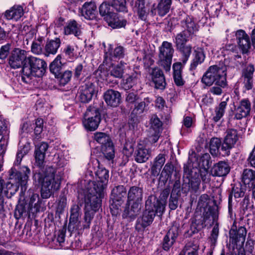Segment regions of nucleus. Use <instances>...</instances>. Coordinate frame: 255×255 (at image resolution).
Segmentation results:
<instances>
[{"label": "nucleus", "instance_id": "obj_1", "mask_svg": "<svg viewBox=\"0 0 255 255\" xmlns=\"http://www.w3.org/2000/svg\"><path fill=\"white\" fill-rule=\"evenodd\" d=\"M63 173L61 169L52 166H47L44 170L33 175L35 185L41 186V196L43 199L49 198L59 189Z\"/></svg>", "mask_w": 255, "mask_h": 255}, {"label": "nucleus", "instance_id": "obj_2", "mask_svg": "<svg viewBox=\"0 0 255 255\" xmlns=\"http://www.w3.org/2000/svg\"><path fill=\"white\" fill-rule=\"evenodd\" d=\"M9 173L10 180L4 183V193L6 196H9L10 197L18 191L19 185L21 186L22 191L26 190V185L30 170L28 167L23 166L19 172L12 168Z\"/></svg>", "mask_w": 255, "mask_h": 255}, {"label": "nucleus", "instance_id": "obj_3", "mask_svg": "<svg viewBox=\"0 0 255 255\" xmlns=\"http://www.w3.org/2000/svg\"><path fill=\"white\" fill-rule=\"evenodd\" d=\"M47 64L43 59L34 56L28 57L22 66V81L29 83L33 77L43 76Z\"/></svg>", "mask_w": 255, "mask_h": 255}, {"label": "nucleus", "instance_id": "obj_4", "mask_svg": "<svg viewBox=\"0 0 255 255\" xmlns=\"http://www.w3.org/2000/svg\"><path fill=\"white\" fill-rule=\"evenodd\" d=\"M184 16L180 21V25L184 30L177 33L173 39L176 47L186 45L188 41L196 36V33L199 30V26L194 18L186 14Z\"/></svg>", "mask_w": 255, "mask_h": 255}, {"label": "nucleus", "instance_id": "obj_5", "mask_svg": "<svg viewBox=\"0 0 255 255\" xmlns=\"http://www.w3.org/2000/svg\"><path fill=\"white\" fill-rule=\"evenodd\" d=\"M226 70L227 68L223 63L211 66L203 75L201 81L207 86L215 83L217 86L226 87Z\"/></svg>", "mask_w": 255, "mask_h": 255}, {"label": "nucleus", "instance_id": "obj_6", "mask_svg": "<svg viewBox=\"0 0 255 255\" xmlns=\"http://www.w3.org/2000/svg\"><path fill=\"white\" fill-rule=\"evenodd\" d=\"M96 174L99 180L97 182L90 181L84 191V194L96 196L101 199L104 196V190L108 182L109 171L105 168L99 167Z\"/></svg>", "mask_w": 255, "mask_h": 255}, {"label": "nucleus", "instance_id": "obj_7", "mask_svg": "<svg viewBox=\"0 0 255 255\" xmlns=\"http://www.w3.org/2000/svg\"><path fill=\"white\" fill-rule=\"evenodd\" d=\"M85 212L83 222V229L90 228L95 213L97 212L101 204V199L96 196H90L84 194Z\"/></svg>", "mask_w": 255, "mask_h": 255}, {"label": "nucleus", "instance_id": "obj_8", "mask_svg": "<svg viewBox=\"0 0 255 255\" xmlns=\"http://www.w3.org/2000/svg\"><path fill=\"white\" fill-rule=\"evenodd\" d=\"M174 52V49L172 43L168 41H163L159 47L157 64L166 72L170 70Z\"/></svg>", "mask_w": 255, "mask_h": 255}, {"label": "nucleus", "instance_id": "obj_9", "mask_svg": "<svg viewBox=\"0 0 255 255\" xmlns=\"http://www.w3.org/2000/svg\"><path fill=\"white\" fill-rule=\"evenodd\" d=\"M155 200V197L150 196L145 202V210L143 213L141 218L137 221L136 229L140 230L141 228H145L149 226L153 222L155 214V205L152 201Z\"/></svg>", "mask_w": 255, "mask_h": 255}, {"label": "nucleus", "instance_id": "obj_10", "mask_svg": "<svg viewBox=\"0 0 255 255\" xmlns=\"http://www.w3.org/2000/svg\"><path fill=\"white\" fill-rule=\"evenodd\" d=\"M183 180L182 190L184 193H187L189 191L194 193L197 192L200 185V179L198 177H193L190 169L187 166L184 167Z\"/></svg>", "mask_w": 255, "mask_h": 255}, {"label": "nucleus", "instance_id": "obj_11", "mask_svg": "<svg viewBox=\"0 0 255 255\" xmlns=\"http://www.w3.org/2000/svg\"><path fill=\"white\" fill-rule=\"evenodd\" d=\"M247 231L244 226H237L234 222L229 231L230 242L233 245L242 246L246 240Z\"/></svg>", "mask_w": 255, "mask_h": 255}, {"label": "nucleus", "instance_id": "obj_12", "mask_svg": "<svg viewBox=\"0 0 255 255\" xmlns=\"http://www.w3.org/2000/svg\"><path fill=\"white\" fill-rule=\"evenodd\" d=\"M238 139L237 130L231 128L226 130V135L221 148V150L223 152L222 155L228 156L230 155V150L234 146Z\"/></svg>", "mask_w": 255, "mask_h": 255}, {"label": "nucleus", "instance_id": "obj_13", "mask_svg": "<svg viewBox=\"0 0 255 255\" xmlns=\"http://www.w3.org/2000/svg\"><path fill=\"white\" fill-rule=\"evenodd\" d=\"M26 51L19 48H15L11 52L8 58V64L13 69L20 68L25 63Z\"/></svg>", "mask_w": 255, "mask_h": 255}, {"label": "nucleus", "instance_id": "obj_14", "mask_svg": "<svg viewBox=\"0 0 255 255\" xmlns=\"http://www.w3.org/2000/svg\"><path fill=\"white\" fill-rule=\"evenodd\" d=\"M150 124L149 140L150 142L155 143L160 136L162 123L157 115H153L150 118Z\"/></svg>", "mask_w": 255, "mask_h": 255}, {"label": "nucleus", "instance_id": "obj_15", "mask_svg": "<svg viewBox=\"0 0 255 255\" xmlns=\"http://www.w3.org/2000/svg\"><path fill=\"white\" fill-rule=\"evenodd\" d=\"M95 93V85L92 82L87 81L80 87L78 94L81 102L88 103L91 100Z\"/></svg>", "mask_w": 255, "mask_h": 255}, {"label": "nucleus", "instance_id": "obj_16", "mask_svg": "<svg viewBox=\"0 0 255 255\" xmlns=\"http://www.w3.org/2000/svg\"><path fill=\"white\" fill-rule=\"evenodd\" d=\"M235 36L240 49L243 54L247 53L251 47V43L248 34L242 29L235 32Z\"/></svg>", "mask_w": 255, "mask_h": 255}, {"label": "nucleus", "instance_id": "obj_17", "mask_svg": "<svg viewBox=\"0 0 255 255\" xmlns=\"http://www.w3.org/2000/svg\"><path fill=\"white\" fill-rule=\"evenodd\" d=\"M218 217L217 207L215 205L209 207L203 211V220L202 223L198 224L197 228L199 229L205 227L207 224L214 222Z\"/></svg>", "mask_w": 255, "mask_h": 255}, {"label": "nucleus", "instance_id": "obj_18", "mask_svg": "<svg viewBox=\"0 0 255 255\" xmlns=\"http://www.w3.org/2000/svg\"><path fill=\"white\" fill-rule=\"evenodd\" d=\"M70 217L68 227L69 232H72L80 229V222L79 218L80 216V207L78 205L74 204L70 210Z\"/></svg>", "mask_w": 255, "mask_h": 255}, {"label": "nucleus", "instance_id": "obj_19", "mask_svg": "<svg viewBox=\"0 0 255 255\" xmlns=\"http://www.w3.org/2000/svg\"><path fill=\"white\" fill-rule=\"evenodd\" d=\"M251 110V103L248 99L241 100L235 111V118L241 120L250 115Z\"/></svg>", "mask_w": 255, "mask_h": 255}, {"label": "nucleus", "instance_id": "obj_20", "mask_svg": "<svg viewBox=\"0 0 255 255\" xmlns=\"http://www.w3.org/2000/svg\"><path fill=\"white\" fill-rule=\"evenodd\" d=\"M104 100L108 106L112 107H118L122 101L121 94L113 89H109L104 94Z\"/></svg>", "mask_w": 255, "mask_h": 255}, {"label": "nucleus", "instance_id": "obj_21", "mask_svg": "<svg viewBox=\"0 0 255 255\" xmlns=\"http://www.w3.org/2000/svg\"><path fill=\"white\" fill-rule=\"evenodd\" d=\"M151 79L156 89H164L166 85L162 71L158 67L154 68L151 72Z\"/></svg>", "mask_w": 255, "mask_h": 255}, {"label": "nucleus", "instance_id": "obj_22", "mask_svg": "<svg viewBox=\"0 0 255 255\" xmlns=\"http://www.w3.org/2000/svg\"><path fill=\"white\" fill-rule=\"evenodd\" d=\"M178 235V230L176 227H172L164 236L162 248L165 251H168L173 246Z\"/></svg>", "mask_w": 255, "mask_h": 255}, {"label": "nucleus", "instance_id": "obj_23", "mask_svg": "<svg viewBox=\"0 0 255 255\" xmlns=\"http://www.w3.org/2000/svg\"><path fill=\"white\" fill-rule=\"evenodd\" d=\"M169 187L165 188L161 193L159 196V200L155 197V200L152 201V203L155 205V210L157 214L162 215L164 212L166 201L170 193Z\"/></svg>", "mask_w": 255, "mask_h": 255}, {"label": "nucleus", "instance_id": "obj_24", "mask_svg": "<svg viewBox=\"0 0 255 255\" xmlns=\"http://www.w3.org/2000/svg\"><path fill=\"white\" fill-rule=\"evenodd\" d=\"M81 13L86 19L90 20L95 19L98 14L95 2L93 1L85 2L82 7Z\"/></svg>", "mask_w": 255, "mask_h": 255}, {"label": "nucleus", "instance_id": "obj_25", "mask_svg": "<svg viewBox=\"0 0 255 255\" xmlns=\"http://www.w3.org/2000/svg\"><path fill=\"white\" fill-rule=\"evenodd\" d=\"M111 46L110 45L109 50L108 51L105 50L104 60L103 63L106 64H109L110 61L114 60V59H120L123 58L125 56V50L123 47L119 46L117 47L114 50L113 53L112 54L110 50Z\"/></svg>", "mask_w": 255, "mask_h": 255}, {"label": "nucleus", "instance_id": "obj_26", "mask_svg": "<svg viewBox=\"0 0 255 255\" xmlns=\"http://www.w3.org/2000/svg\"><path fill=\"white\" fill-rule=\"evenodd\" d=\"M143 196V190L142 188L137 186L131 187L128 193V202L129 203L131 201L133 203H137L140 205L142 201Z\"/></svg>", "mask_w": 255, "mask_h": 255}, {"label": "nucleus", "instance_id": "obj_27", "mask_svg": "<svg viewBox=\"0 0 255 255\" xmlns=\"http://www.w3.org/2000/svg\"><path fill=\"white\" fill-rule=\"evenodd\" d=\"M130 203H127L126 207L123 214V217L124 218H129L130 220H133L138 214L140 209V206L139 204L132 203L131 206H129Z\"/></svg>", "mask_w": 255, "mask_h": 255}, {"label": "nucleus", "instance_id": "obj_28", "mask_svg": "<svg viewBox=\"0 0 255 255\" xmlns=\"http://www.w3.org/2000/svg\"><path fill=\"white\" fill-rule=\"evenodd\" d=\"M48 145L46 142H42L39 145L37 144L35 147V157L36 162L40 167L43 163L45 158V153L48 149Z\"/></svg>", "mask_w": 255, "mask_h": 255}, {"label": "nucleus", "instance_id": "obj_29", "mask_svg": "<svg viewBox=\"0 0 255 255\" xmlns=\"http://www.w3.org/2000/svg\"><path fill=\"white\" fill-rule=\"evenodd\" d=\"M105 20L108 25L113 28L124 27L127 23L126 20L120 19L116 13H113L111 15L107 16Z\"/></svg>", "mask_w": 255, "mask_h": 255}, {"label": "nucleus", "instance_id": "obj_30", "mask_svg": "<svg viewBox=\"0 0 255 255\" xmlns=\"http://www.w3.org/2000/svg\"><path fill=\"white\" fill-rule=\"evenodd\" d=\"M213 171L214 175L224 176L229 173L230 167L227 162L220 161L214 165Z\"/></svg>", "mask_w": 255, "mask_h": 255}, {"label": "nucleus", "instance_id": "obj_31", "mask_svg": "<svg viewBox=\"0 0 255 255\" xmlns=\"http://www.w3.org/2000/svg\"><path fill=\"white\" fill-rule=\"evenodd\" d=\"M150 155L151 152L148 149L140 145L135 151V160L138 163L145 162L149 159Z\"/></svg>", "mask_w": 255, "mask_h": 255}, {"label": "nucleus", "instance_id": "obj_32", "mask_svg": "<svg viewBox=\"0 0 255 255\" xmlns=\"http://www.w3.org/2000/svg\"><path fill=\"white\" fill-rule=\"evenodd\" d=\"M173 78L175 84L181 86L184 84V81L182 78V71L183 65L181 62H176L173 64Z\"/></svg>", "mask_w": 255, "mask_h": 255}, {"label": "nucleus", "instance_id": "obj_33", "mask_svg": "<svg viewBox=\"0 0 255 255\" xmlns=\"http://www.w3.org/2000/svg\"><path fill=\"white\" fill-rule=\"evenodd\" d=\"M61 44V41L59 38H56L55 40H51L47 42L44 47L43 54L46 56H48L50 54H55L59 48Z\"/></svg>", "mask_w": 255, "mask_h": 255}, {"label": "nucleus", "instance_id": "obj_34", "mask_svg": "<svg viewBox=\"0 0 255 255\" xmlns=\"http://www.w3.org/2000/svg\"><path fill=\"white\" fill-rule=\"evenodd\" d=\"M205 58V54L203 49L200 47H197L194 50V57L190 65V70H195L197 66L202 63Z\"/></svg>", "mask_w": 255, "mask_h": 255}, {"label": "nucleus", "instance_id": "obj_35", "mask_svg": "<svg viewBox=\"0 0 255 255\" xmlns=\"http://www.w3.org/2000/svg\"><path fill=\"white\" fill-rule=\"evenodd\" d=\"M140 76V74L137 72L131 73L128 78L123 80V88L125 90H128L133 87L139 82Z\"/></svg>", "mask_w": 255, "mask_h": 255}, {"label": "nucleus", "instance_id": "obj_36", "mask_svg": "<svg viewBox=\"0 0 255 255\" xmlns=\"http://www.w3.org/2000/svg\"><path fill=\"white\" fill-rule=\"evenodd\" d=\"M23 14V8L20 6L12 7L5 12V17L8 20H18Z\"/></svg>", "mask_w": 255, "mask_h": 255}, {"label": "nucleus", "instance_id": "obj_37", "mask_svg": "<svg viewBox=\"0 0 255 255\" xmlns=\"http://www.w3.org/2000/svg\"><path fill=\"white\" fill-rule=\"evenodd\" d=\"M61 55H58L49 66L51 73L53 74L57 78H59L61 72H62L63 64L61 62Z\"/></svg>", "mask_w": 255, "mask_h": 255}, {"label": "nucleus", "instance_id": "obj_38", "mask_svg": "<svg viewBox=\"0 0 255 255\" xmlns=\"http://www.w3.org/2000/svg\"><path fill=\"white\" fill-rule=\"evenodd\" d=\"M126 64L122 61L117 65L112 64L110 68L109 74L114 78H122L124 73Z\"/></svg>", "mask_w": 255, "mask_h": 255}, {"label": "nucleus", "instance_id": "obj_39", "mask_svg": "<svg viewBox=\"0 0 255 255\" xmlns=\"http://www.w3.org/2000/svg\"><path fill=\"white\" fill-rule=\"evenodd\" d=\"M165 161V155L159 154L154 159L153 164L151 168V173L153 175H158Z\"/></svg>", "mask_w": 255, "mask_h": 255}, {"label": "nucleus", "instance_id": "obj_40", "mask_svg": "<svg viewBox=\"0 0 255 255\" xmlns=\"http://www.w3.org/2000/svg\"><path fill=\"white\" fill-rule=\"evenodd\" d=\"M151 102V100L149 97L144 98L143 101L136 103L134 105L132 114L137 116L147 111L148 106Z\"/></svg>", "mask_w": 255, "mask_h": 255}, {"label": "nucleus", "instance_id": "obj_41", "mask_svg": "<svg viewBox=\"0 0 255 255\" xmlns=\"http://www.w3.org/2000/svg\"><path fill=\"white\" fill-rule=\"evenodd\" d=\"M112 194L114 200L118 202L123 201L126 198L127 190L124 186L119 185L113 189Z\"/></svg>", "mask_w": 255, "mask_h": 255}, {"label": "nucleus", "instance_id": "obj_42", "mask_svg": "<svg viewBox=\"0 0 255 255\" xmlns=\"http://www.w3.org/2000/svg\"><path fill=\"white\" fill-rule=\"evenodd\" d=\"M222 142L220 138L217 137L212 138L210 141V151L213 155H217L219 153L222 154L221 150Z\"/></svg>", "mask_w": 255, "mask_h": 255}, {"label": "nucleus", "instance_id": "obj_43", "mask_svg": "<svg viewBox=\"0 0 255 255\" xmlns=\"http://www.w3.org/2000/svg\"><path fill=\"white\" fill-rule=\"evenodd\" d=\"M66 34H74L76 36L81 34L80 25L75 20L70 21L64 29Z\"/></svg>", "mask_w": 255, "mask_h": 255}, {"label": "nucleus", "instance_id": "obj_44", "mask_svg": "<svg viewBox=\"0 0 255 255\" xmlns=\"http://www.w3.org/2000/svg\"><path fill=\"white\" fill-rule=\"evenodd\" d=\"M171 2L168 0H159L156 8L158 14L161 16L166 15L169 11Z\"/></svg>", "mask_w": 255, "mask_h": 255}, {"label": "nucleus", "instance_id": "obj_45", "mask_svg": "<svg viewBox=\"0 0 255 255\" xmlns=\"http://www.w3.org/2000/svg\"><path fill=\"white\" fill-rule=\"evenodd\" d=\"M43 37L39 36L37 39H35L31 45V51L36 55H40L44 53L43 50Z\"/></svg>", "mask_w": 255, "mask_h": 255}, {"label": "nucleus", "instance_id": "obj_46", "mask_svg": "<svg viewBox=\"0 0 255 255\" xmlns=\"http://www.w3.org/2000/svg\"><path fill=\"white\" fill-rule=\"evenodd\" d=\"M176 49L181 53L182 55V62L185 64L188 61L192 51V47L190 44H186L176 47Z\"/></svg>", "mask_w": 255, "mask_h": 255}, {"label": "nucleus", "instance_id": "obj_47", "mask_svg": "<svg viewBox=\"0 0 255 255\" xmlns=\"http://www.w3.org/2000/svg\"><path fill=\"white\" fill-rule=\"evenodd\" d=\"M198 246L193 243L189 242L186 244L179 255H198Z\"/></svg>", "mask_w": 255, "mask_h": 255}, {"label": "nucleus", "instance_id": "obj_48", "mask_svg": "<svg viewBox=\"0 0 255 255\" xmlns=\"http://www.w3.org/2000/svg\"><path fill=\"white\" fill-rule=\"evenodd\" d=\"M255 180V171L251 169H245L244 170L242 181L245 185H248Z\"/></svg>", "mask_w": 255, "mask_h": 255}, {"label": "nucleus", "instance_id": "obj_49", "mask_svg": "<svg viewBox=\"0 0 255 255\" xmlns=\"http://www.w3.org/2000/svg\"><path fill=\"white\" fill-rule=\"evenodd\" d=\"M101 150L105 157L108 160H111L115 157V151L112 141L110 144L102 145Z\"/></svg>", "mask_w": 255, "mask_h": 255}, {"label": "nucleus", "instance_id": "obj_50", "mask_svg": "<svg viewBox=\"0 0 255 255\" xmlns=\"http://www.w3.org/2000/svg\"><path fill=\"white\" fill-rule=\"evenodd\" d=\"M226 106L227 102L223 101L221 102L218 107L216 108L215 114L213 115V120L214 122H218L223 117L225 113Z\"/></svg>", "mask_w": 255, "mask_h": 255}, {"label": "nucleus", "instance_id": "obj_51", "mask_svg": "<svg viewBox=\"0 0 255 255\" xmlns=\"http://www.w3.org/2000/svg\"><path fill=\"white\" fill-rule=\"evenodd\" d=\"M174 170V166L171 163L167 162L164 166L161 174V177L163 178V182L166 183L170 178Z\"/></svg>", "mask_w": 255, "mask_h": 255}, {"label": "nucleus", "instance_id": "obj_52", "mask_svg": "<svg viewBox=\"0 0 255 255\" xmlns=\"http://www.w3.org/2000/svg\"><path fill=\"white\" fill-rule=\"evenodd\" d=\"M101 120V115L98 108L89 107L84 114V119Z\"/></svg>", "mask_w": 255, "mask_h": 255}, {"label": "nucleus", "instance_id": "obj_53", "mask_svg": "<svg viewBox=\"0 0 255 255\" xmlns=\"http://www.w3.org/2000/svg\"><path fill=\"white\" fill-rule=\"evenodd\" d=\"M83 125L86 129L90 131H94L96 130L101 122V120L84 119Z\"/></svg>", "mask_w": 255, "mask_h": 255}, {"label": "nucleus", "instance_id": "obj_54", "mask_svg": "<svg viewBox=\"0 0 255 255\" xmlns=\"http://www.w3.org/2000/svg\"><path fill=\"white\" fill-rule=\"evenodd\" d=\"M95 140L102 145L110 144L112 141L109 135L104 132H96L94 134Z\"/></svg>", "mask_w": 255, "mask_h": 255}, {"label": "nucleus", "instance_id": "obj_55", "mask_svg": "<svg viewBox=\"0 0 255 255\" xmlns=\"http://www.w3.org/2000/svg\"><path fill=\"white\" fill-rule=\"evenodd\" d=\"M110 3L111 6L117 11H127L126 0H110Z\"/></svg>", "mask_w": 255, "mask_h": 255}, {"label": "nucleus", "instance_id": "obj_56", "mask_svg": "<svg viewBox=\"0 0 255 255\" xmlns=\"http://www.w3.org/2000/svg\"><path fill=\"white\" fill-rule=\"evenodd\" d=\"M28 194L30 198L29 206L30 208H38V203L39 202V195L34 193L33 189H30L28 191Z\"/></svg>", "mask_w": 255, "mask_h": 255}, {"label": "nucleus", "instance_id": "obj_57", "mask_svg": "<svg viewBox=\"0 0 255 255\" xmlns=\"http://www.w3.org/2000/svg\"><path fill=\"white\" fill-rule=\"evenodd\" d=\"M210 202V199L209 196L206 194H202L198 200L197 209H199L201 211L202 209L204 210L208 208L209 206H211L209 205Z\"/></svg>", "mask_w": 255, "mask_h": 255}, {"label": "nucleus", "instance_id": "obj_58", "mask_svg": "<svg viewBox=\"0 0 255 255\" xmlns=\"http://www.w3.org/2000/svg\"><path fill=\"white\" fill-rule=\"evenodd\" d=\"M245 192L244 190L241 187V185L239 186H234L232 188V191L230 192L229 196V205H230V203L232 201V196L234 195L235 198H238L242 197L244 196Z\"/></svg>", "mask_w": 255, "mask_h": 255}, {"label": "nucleus", "instance_id": "obj_59", "mask_svg": "<svg viewBox=\"0 0 255 255\" xmlns=\"http://www.w3.org/2000/svg\"><path fill=\"white\" fill-rule=\"evenodd\" d=\"M210 159V155L208 153H205L200 157L198 164L201 169H208L211 163Z\"/></svg>", "mask_w": 255, "mask_h": 255}, {"label": "nucleus", "instance_id": "obj_60", "mask_svg": "<svg viewBox=\"0 0 255 255\" xmlns=\"http://www.w3.org/2000/svg\"><path fill=\"white\" fill-rule=\"evenodd\" d=\"M110 6L111 4H110L107 2H103L99 6L100 14L102 16H104L105 19L107 16L113 13L110 11Z\"/></svg>", "mask_w": 255, "mask_h": 255}, {"label": "nucleus", "instance_id": "obj_61", "mask_svg": "<svg viewBox=\"0 0 255 255\" xmlns=\"http://www.w3.org/2000/svg\"><path fill=\"white\" fill-rule=\"evenodd\" d=\"M255 68L253 64H249L243 70L242 77L253 79V74Z\"/></svg>", "mask_w": 255, "mask_h": 255}, {"label": "nucleus", "instance_id": "obj_62", "mask_svg": "<svg viewBox=\"0 0 255 255\" xmlns=\"http://www.w3.org/2000/svg\"><path fill=\"white\" fill-rule=\"evenodd\" d=\"M63 53L66 57L70 59L76 56L75 49L73 45H67L63 50Z\"/></svg>", "mask_w": 255, "mask_h": 255}, {"label": "nucleus", "instance_id": "obj_63", "mask_svg": "<svg viewBox=\"0 0 255 255\" xmlns=\"http://www.w3.org/2000/svg\"><path fill=\"white\" fill-rule=\"evenodd\" d=\"M11 45L10 44H6L5 45L2 46L0 49V63L7 57L9 53Z\"/></svg>", "mask_w": 255, "mask_h": 255}, {"label": "nucleus", "instance_id": "obj_64", "mask_svg": "<svg viewBox=\"0 0 255 255\" xmlns=\"http://www.w3.org/2000/svg\"><path fill=\"white\" fill-rule=\"evenodd\" d=\"M72 75V72L70 71H66L63 73L61 72L58 78H60V82L61 84L64 85L70 81Z\"/></svg>", "mask_w": 255, "mask_h": 255}]
</instances>
